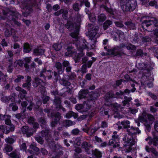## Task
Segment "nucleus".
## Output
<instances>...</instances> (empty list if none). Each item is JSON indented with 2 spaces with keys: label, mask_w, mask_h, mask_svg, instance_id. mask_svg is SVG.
I'll use <instances>...</instances> for the list:
<instances>
[{
  "label": "nucleus",
  "mask_w": 158,
  "mask_h": 158,
  "mask_svg": "<svg viewBox=\"0 0 158 158\" xmlns=\"http://www.w3.org/2000/svg\"><path fill=\"white\" fill-rule=\"evenodd\" d=\"M143 26H146L147 30L149 32L153 31V34L156 36L158 37V29H155V27H158V20L155 18H152L149 20H144L143 23Z\"/></svg>",
  "instance_id": "1"
},
{
  "label": "nucleus",
  "mask_w": 158,
  "mask_h": 158,
  "mask_svg": "<svg viewBox=\"0 0 158 158\" xmlns=\"http://www.w3.org/2000/svg\"><path fill=\"white\" fill-rule=\"evenodd\" d=\"M2 12L7 19L13 21L15 24L18 26L20 25V23L17 21L16 19L19 15L18 13L15 10L7 8L3 9Z\"/></svg>",
  "instance_id": "2"
},
{
  "label": "nucleus",
  "mask_w": 158,
  "mask_h": 158,
  "mask_svg": "<svg viewBox=\"0 0 158 158\" xmlns=\"http://www.w3.org/2000/svg\"><path fill=\"white\" fill-rule=\"evenodd\" d=\"M135 0H128L126 3L121 6V8L124 11H132L137 6Z\"/></svg>",
  "instance_id": "3"
},
{
  "label": "nucleus",
  "mask_w": 158,
  "mask_h": 158,
  "mask_svg": "<svg viewBox=\"0 0 158 158\" xmlns=\"http://www.w3.org/2000/svg\"><path fill=\"white\" fill-rule=\"evenodd\" d=\"M125 47V45L123 43L121 44L118 46H116L112 49L109 50L108 54L111 55L113 56H121L123 55H126V53L123 52L119 51V49L123 48Z\"/></svg>",
  "instance_id": "4"
},
{
  "label": "nucleus",
  "mask_w": 158,
  "mask_h": 158,
  "mask_svg": "<svg viewBox=\"0 0 158 158\" xmlns=\"http://www.w3.org/2000/svg\"><path fill=\"white\" fill-rule=\"evenodd\" d=\"M33 0H23L22 3V8L26 11V13L23 12V15L24 17H27L28 14L31 10V4Z\"/></svg>",
  "instance_id": "5"
},
{
  "label": "nucleus",
  "mask_w": 158,
  "mask_h": 158,
  "mask_svg": "<svg viewBox=\"0 0 158 158\" xmlns=\"http://www.w3.org/2000/svg\"><path fill=\"white\" fill-rule=\"evenodd\" d=\"M87 47V46L85 44H82L77 45V47L80 53H78L75 57L74 60L75 63L79 62L81 58L84 55V53L83 52V50L86 48Z\"/></svg>",
  "instance_id": "6"
},
{
  "label": "nucleus",
  "mask_w": 158,
  "mask_h": 158,
  "mask_svg": "<svg viewBox=\"0 0 158 158\" xmlns=\"http://www.w3.org/2000/svg\"><path fill=\"white\" fill-rule=\"evenodd\" d=\"M139 121L142 122L146 127V129L150 131L151 130L150 125L152 124V122L148 123V120L145 118L143 116H141L139 117L138 119Z\"/></svg>",
  "instance_id": "7"
},
{
  "label": "nucleus",
  "mask_w": 158,
  "mask_h": 158,
  "mask_svg": "<svg viewBox=\"0 0 158 158\" xmlns=\"http://www.w3.org/2000/svg\"><path fill=\"white\" fill-rule=\"evenodd\" d=\"M22 133L24 134H25L28 137H30L33 134V132H35L36 129L32 131L31 129H29L28 126H23L21 129Z\"/></svg>",
  "instance_id": "8"
},
{
  "label": "nucleus",
  "mask_w": 158,
  "mask_h": 158,
  "mask_svg": "<svg viewBox=\"0 0 158 158\" xmlns=\"http://www.w3.org/2000/svg\"><path fill=\"white\" fill-rule=\"evenodd\" d=\"M123 140L125 141V143L133 146L137 142V139L133 136H131V138H128L127 135H126L123 138Z\"/></svg>",
  "instance_id": "9"
},
{
  "label": "nucleus",
  "mask_w": 158,
  "mask_h": 158,
  "mask_svg": "<svg viewBox=\"0 0 158 158\" xmlns=\"http://www.w3.org/2000/svg\"><path fill=\"white\" fill-rule=\"evenodd\" d=\"M81 148L85 149V151L87 154H90V148H92L93 146L90 142L84 141L81 143Z\"/></svg>",
  "instance_id": "10"
},
{
  "label": "nucleus",
  "mask_w": 158,
  "mask_h": 158,
  "mask_svg": "<svg viewBox=\"0 0 158 158\" xmlns=\"http://www.w3.org/2000/svg\"><path fill=\"white\" fill-rule=\"evenodd\" d=\"M89 97L87 99L88 101L94 102L97 100L98 98L100 96L99 94L96 91L92 92L89 94Z\"/></svg>",
  "instance_id": "11"
},
{
  "label": "nucleus",
  "mask_w": 158,
  "mask_h": 158,
  "mask_svg": "<svg viewBox=\"0 0 158 158\" xmlns=\"http://www.w3.org/2000/svg\"><path fill=\"white\" fill-rule=\"evenodd\" d=\"M42 82H43L44 85L46 84V83L43 80L38 77H36L34 79V81L32 82V85L34 87L36 88L40 85Z\"/></svg>",
  "instance_id": "12"
},
{
  "label": "nucleus",
  "mask_w": 158,
  "mask_h": 158,
  "mask_svg": "<svg viewBox=\"0 0 158 158\" xmlns=\"http://www.w3.org/2000/svg\"><path fill=\"white\" fill-rule=\"evenodd\" d=\"M53 103L55 106L56 109L57 110H60V108L61 106V98H60L56 96L53 100Z\"/></svg>",
  "instance_id": "13"
},
{
  "label": "nucleus",
  "mask_w": 158,
  "mask_h": 158,
  "mask_svg": "<svg viewBox=\"0 0 158 158\" xmlns=\"http://www.w3.org/2000/svg\"><path fill=\"white\" fill-rule=\"evenodd\" d=\"M31 77L29 76H27L25 82L23 84L22 87L23 88H26L28 90H30L31 85Z\"/></svg>",
  "instance_id": "14"
},
{
  "label": "nucleus",
  "mask_w": 158,
  "mask_h": 158,
  "mask_svg": "<svg viewBox=\"0 0 158 158\" xmlns=\"http://www.w3.org/2000/svg\"><path fill=\"white\" fill-rule=\"evenodd\" d=\"M75 23L70 21H67V23L65 25V27L69 29L70 31H72L75 30V27L77 25H75Z\"/></svg>",
  "instance_id": "15"
},
{
  "label": "nucleus",
  "mask_w": 158,
  "mask_h": 158,
  "mask_svg": "<svg viewBox=\"0 0 158 158\" xmlns=\"http://www.w3.org/2000/svg\"><path fill=\"white\" fill-rule=\"evenodd\" d=\"M12 35L14 37L15 35V30L13 28H11L10 30L9 29L6 28L4 32V35L6 37H9Z\"/></svg>",
  "instance_id": "16"
},
{
  "label": "nucleus",
  "mask_w": 158,
  "mask_h": 158,
  "mask_svg": "<svg viewBox=\"0 0 158 158\" xmlns=\"http://www.w3.org/2000/svg\"><path fill=\"white\" fill-rule=\"evenodd\" d=\"M80 25H77L75 27V30L74 32L70 34V35L73 38L77 39L79 34Z\"/></svg>",
  "instance_id": "17"
},
{
  "label": "nucleus",
  "mask_w": 158,
  "mask_h": 158,
  "mask_svg": "<svg viewBox=\"0 0 158 158\" xmlns=\"http://www.w3.org/2000/svg\"><path fill=\"white\" fill-rule=\"evenodd\" d=\"M89 93L88 89H82L79 92L78 97L79 99H82L86 97Z\"/></svg>",
  "instance_id": "18"
},
{
  "label": "nucleus",
  "mask_w": 158,
  "mask_h": 158,
  "mask_svg": "<svg viewBox=\"0 0 158 158\" xmlns=\"http://www.w3.org/2000/svg\"><path fill=\"white\" fill-rule=\"evenodd\" d=\"M55 66L58 71L59 74H62L64 72V68H62V64L60 62H57L55 64Z\"/></svg>",
  "instance_id": "19"
},
{
  "label": "nucleus",
  "mask_w": 158,
  "mask_h": 158,
  "mask_svg": "<svg viewBox=\"0 0 158 158\" xmlns=\"http://www.w3.org/2000/svg\"><path fill=\"white\" fill-rule=\"evenodd\" d=\"M80 44H75L74 43H73L71 46H69L67 48V52H66L65 53V56H71V55L73 53V52L71 51V49H73L74 46H76L77 45H79Z\"/></svg>",
  "instance_id": "20"
},
{
  "label": "nucleus",
  "mask_w": 158,
  "mask_h": 158,
  "mask_svg": "<svg viewBox=\"0 0 158 158\" xmlns=\"http://www.w3.org/2000/svg\"><path fill=\"white\" fill-rule=\"evenodd\" d=\"M50 117L55 121L59 122L61 118V114L59 112H57L54 113L53 114H51Z\"/></svg>",
  "instance_id": "21"
},
{
  "label": "nucleus",
  "mask_w": 158,
  "mask_h": 158,
  "mask_svg": "<svg viewBox=\"0 0 158 158\" xmlns=\"http://www.w3.org/2000/svg\"><path fill=\"white\" fill-rule=\"evenodd\" d=\"M78 116L77 113H75L72 111H70L66 114L65 117L67 118H70L73 117L74 118L76 119L77 118Z\"/></svg>",
  "instance_id": "22"
},
{
  "label": "nucleus",
  "mask_w": 158,
  "mask_h": 158,
  "mask_svg": "<svg viewBox=\"0 0 158 158\" xmlns=\"http://www.w3.org/2000/svg\"><path fill=\"white\" fill-rule=\"evenodd\" d=\"M44 50L41 48H38L34 49L33 53L36 56H41L44 54Z\"/></svg>",
  "instance_id": "23"
},
{
  "label": "nucleus",
  "mask_w": 158,
  "mask_h": 158,
  "mask_svg": "<svg viewBox=\"0 0 158 158\" xmlns=\"http://www.w3.org/2000/svg\"><path fill=\"white\" fill-rule=\"evenodd\" d=\"M4 128L6 129V131L5 133L6 134H8L10 131H13L15 130V126L11 124L9 126H5Z\"/></svg>",
  "instance_id": "24"
},
{
  "label": "nucleus",
  "mask_w": 158,
  "mask_h": 158,
  "mask_svg": "<svg viewBox=\"0 0 158 158\" xmlns=\"http://www.w3.org/2000/svg\"><path fill=\"white\" fill-rule=\"evenodd\" d=\"M75 124L74 122L68 119L65 120L63 122V125L66 127H69Z\"/></svg>",
  "instance_id": "25"
},
{
  "label": "nucleus",
  "mask_w": 158,
  "mask_h": 158,
  "mask_svg": "<svg viewBox=\"0 0 158 158\" xmlns=\"http://www.w3.org/2000/svg\"><path fill=\"white\" fill-rule=\"evenodd\" d=\"M112 24V22L110 20H107L103 24V28L104 30H106Z\"/></svg>",
  "instance_id": "26"
},
{
  "label": "nucleus",
  "mask_w": 158,
  "mask_h": 158,
  "mask_svg": "<svg viewBox=\"0 0 158 158\" xmlns=\"http://www.w3.org/2000/svg\"><path fill=\"white\" fill-rule=\"evenodd\" d=\"M31 49L30 45L27 43H25L23 44V52L25 53H29Z\"/></svg>",
  "instance_id": "27"
},
{
  "label": "nucleus",
  "mask_w": 158,
  "mask_h": 158,
  "mask_svg": "<svg viewBox=\"0 0 158 158\" xmlns=\"http://www.w3.org/2000/svg\"><path fill=\"white\" fill-rule=\"evenodd\" d=\"M124 24L130 29H134L135 28V23L131 21H127L124 23Z\"/></svg>",
  "instance_id": "28"
},
{
  "label": "nucleus",
  "mask_w": 158,
  "mask_h": 158,
  "mask_svg": "<svg viewBox=\"0 0 158 158\" xmlns=\"http://www.w3.org/2000/svg\"><path fill=\"white\" fill-rule=\"evenodd\" d=\"M152 134L153 135L152 142L153 144L155 146L158 145V137L156 135L154 132H152Z\"/></svg>",
  "instance_id": "29"
},
{
  "label": "nucleus",
  "mask_w": 158,
  "mask_h": 158,
  "mask_svg": "<svg viewBox=\"0 0 158 158\" xmlns=\"http://www.w3.org/2000/svg\"><path fill=\"white\" fill-rule=\"evenodd\" d=\"M59 82L61 85L65 86H69L71 85V83L69 81L64 78L60 79Z\"/></svg>",
  "instance_id": "30"
},
{
  "label": "nucleus",
  "mask_w": 158,
  "mask_h": 158,
  "mask_svg": "<svg viewBox=\"0 0 158 158\" xmlns=\"http://www.w3.org/2000/svg\"><path fill=\"white\" fill-rule=\"evenodd\" d=\"M106 99L107 100H108L110 98H117V97L115 96V94H114L113 92L112 91H110L107 93L106 95Z\"/></svg>",
  "instance_id": "31"
},
{
  "label": "nucleus",
  "mask_w": 158,
  "mask_h": 158,
  "mask_svg": "<svg viewBox=\"0 0 158 158\" xmlns=\"http://www.w3.org/2000/svg\"><path fill=\"white\" fill-rule=\"evenodd\" d=\"M39 123H40V125L42 127H44L46 125L47 123L46 119L43 117H40L38 119Z\"/></svg>",
  "instance_id": "32"
},
{
  "label": "nucleus",
  "mask_w": 158,
  "mask_h": 158,
  "mask_svg": "<svg viewBox=\"0 0 158 158\" xmlns=\"http://www.w3.org/2000/svg\"><path fill=\"white\" fill-rule=\"evenodd\" d=\"M106 16L104 14H100L98 16V20L99 22H102L106 19Z\"/></svg>",
  "instance_id": "33"
},
{
  "label": "nucleus",
  "mask_w": 158,
  "mask_h": 158,
  "mask_svg": "<svg viewBox=\"0 0 158 158\" xmlns=\"http://www.w3.org/2000/svg\"><path fill=\"white\" fill-rule=\"evenodd\" d=\"M97 33V30H94L92 31H89L87 33V35H89L91 39H93V38H95V36Z\"/></svg>",
  "instance_id": "34"
},
{
  "label": "nucleus",
  "mask_w": 158,
  "mask_h": 158,
  "mask_svg": "<svg viewBox=\"0 0 158 158\" xmlns=\"http://www.w3.org/2000/svg\"><path fill=\"white\" fill-rule=\"evenodd\" d=\"M99 127H98L97 128H95L93 129L92 128V126H90L88 128V134L90 135H92L93 134L95 133V132L97 130L99 129Z\"/></svg>",
  "instance_id": "35"
},
{
  "label": "nucleus",
  "mask_w": 158,
  "mask_h": 158,
  "mask_svg": "<svg viewBox=\"0 0 158 158\" xmlns=\"http://www.w3.org/2000/svg\"><path fill=\"white\" fill-rule=\"evenodd\" d=\"M86 14H88L89 20L90 21L94 23L95 21L96 16L94 14L91 13H86Z\"/></svg>",
  "instance_id": "36"
},
{
  "label": "nucleus",
  "mask_w": 158,
  "mask_h": 158,
  "mask_svg": "<svg viewBox=\"0 0 158 158\" xmlns=\"http://www.w3.org/2000/svg\"><path fill=\"white\" fill-rule=\"evenodd\" d=\"M92 154L94 155L97 158H100L102 157L101 153L97 149H95V150H92Z\"/></svg>",
  "instance_id": "37"
},
{
  "label": "nucleus",
  "mask_w": 158,
  "mask_h": 158,
  "mask_svg": "<svg viewBox=\"0 0 158 158\" xmlns=\"http://www.w3.org/2000/svg\"><path fill=\"white\" fill-rule=\"evenodd\" d=\"M91 101H88L87 99L86 101H84L83 102L84 108H85V111H87L91 107V105L89 104Z\"/></svg>",
  "instance_id": "38"
},
{
  "label": "nucleus",
  "mask_w": 158,
  "mask_h": 158,
  "mask_svg": "<svg viewBox=\"0 0 158 158\" xmlns=\"http://www.w3.org/2000/svg\"><path fill=\"white\" fill-rule=\"evenodd\" d=\"M53 48L56 51H60L62 48V45L61 43H56L52 46Z\"/></svg>",
  "instance_id": "39"
},
{
  "label": "nucleus",
  "mask_w": 158,
  "mask_h": 158,
  "mask_svg": "<svg viewBox=\"0 0 158 158\" xmlns=\"http://www.w3.org/2000/svg\"><path fill=\"white\" fill-rule=\"evenodd\" d=\"M130 122L128 120H124L122 121L121 123V124L123 126V128L124 129H128L130 128Z\"/></svg>",
  "instance_id": "40"
},
{
  "label": "nucleus",
  "mask_w": 158,
  "mask_h": 158,
  "mask_svg": "<svg viewBox=\"0 0 158 158\" xmlns=\"http://www.w3.org/2000/svg\"><path fill=\"white\" fill-rule=\"evenodd\" d=\"M130 129L133 135H136L137 133L139 134L140 133L141 131L138 128H135L131 127Z\"/></svg>",
  "instance_id": "41"
},
{
  "label": "nucleus",
  "mask_w": 158,
  "mask_h": 158,
  "mask_svg": "<svg viewBox=\"0 0 158 158\" xmlns=\"http://www.w3.org/2000/svg\"><path fill=\"white\" fill-rule=\"evenodd\" d=\"M87 27L88 29V32L89 31H93L94 30H97V28H98V27H96L94 26V25L93 24H89Z\"/></svg>",
  "instance_id": "42"
},
{
  "label": "nucleus",
  "mask_w": 158,
  "mask_h": 158,
  "mask_svg": "<svg viewBox=\"0 0 158 158\" xmlns=\"http://www.w3.org/2000/svg\"><path fill=\"white\" fill-rule=\"evenodd\" d=\"M62 10V17L64 19L67 20L68 18V10L64 9H63Z\"/></svg>",
  "instance_id": "43"
},
{
  "label": "nucleus",
  "mask_w": 158,
  "mask_h": 158,
  "mask_svg": "<svg viewBox=\"0 0 158 158\" xmlns=\"http://www.w3.org/2000/svg\"><path fill=\"white\" fill-rule=\"evenodd\" d=\"M108 111L105 108H102L100 109V114L102 115H108V118L110 116V115L108 114Z\"/></svg>",
  "instance_id": "44"
},
{
  "label": "nucleus",
  "mask_w": 158,
  "mask_h": 158,
  "mask_svg": "<svg viewBox=\"0 0 158 158\" xmlns=\"http://www.w3.org/2000/svg\"><path fill=\"white\" fill-rule=\"evenodd\" d=\"M9 107L10 109L14 111H15L18 109V107L16 105V103H12L9 105Z\"/></svg>",
  "instance_id": "45"
},
{
  "label": "nucleus",
  "mask_w": 158,
  "mask_h": 158,
  "mask_svg": "<svg viewBox=\"0 0 158 158\" xmlns=\"http://www.w3.org/2000/svg\"><path fill=\"white\" fill-rule=\"evenodd\" d=\"M13 149V147L10 144H6L5 145V146L4 149L6 152H8L11 151Z\"/></svg>",
  "instance_id": "46"
},
{
  "label": "nucleus",
  "mask_w": 158,
  "mask_h": 158,
  "mask_svg": "<svg viewBox=\"0 0 158 158\" xmlns=\"http://www.w3.org/2000/svg\"><path fill=\"white\" fill-rule=\"evenodd\" d=\"M35 140L41 144H43L44 142V140L42 137L40 136H37L35 137Z\"/></svg>",
  "instance_id": "47"
},
{
  "label": "nucleus",
  "mask_w": 158,
  "mask_h": 158,
  "mask_svg": "<svg viewBox=\"0 0 158 158\" xmlns=\"http://www.w3.org/2000/svg\"><path fill=\"white\" fill-rule=\"evenodd\" d=\"M75 19L76 22L78 23L77 25L80 26V23L81 21V18L80 15L78 13H77L75 16Z\"/></svg>",
  "instance_id": "48"
},
{
  "label": "nucleus",
  "mask_w": 158,
  "mask_h": 158,
  "mask_svg": "<svg viewBox=\"0 0 158 158\" xmlns=\"http://www.w3.org/2000/svg\"><path fill=\"white\" fill-rule=\"evenodd\" d=\"M74 150L75 152V153L74 154V157L77 158V154H79L80 153H81L82 152V150L80 148L77 147L75 148Z\"/></svg>",
  "instance_id": "49"
},
{
  "label": "nucleus",
  "mask_w": 158,
  "mask_h": 158,
  "mask_svg": "<svg viewBox=\"0 0 158 158\" xmlns=\"http://www.w3.org/2000/svg\"><path fill=\"white\" fill-rule=\"evenodd\" d=\"M124 147H126V152H131V151H132V148L131 145L127 144L126 143V144L124 145Z\"/></svg>",
  "instance_id": "50"
},
{
  "label": "nucleus",
  "mask_w": 158,
  "mask_h": 158,
  "mask_svg": "<svg viewBox=\"0 0 158 158\" xmlns=\"http://www.w3.org/2000/svg\"><path fill=\"white\" fill-rule=\"evenodd\" d=\"M139 37L138 34H135L132 37L133 41L135 43H137L139 40Z\"/></svg>",
  "instance_id": "51"
},
{
  "label": "nucleus",
  "mask_w": 158,
  "mask_h": 158,
  "mask_svg": "<svg viewBox=\"0 0 158 158\" xmlns=\"http://www.w3.org/2000/svg\"><path fill=\"white\" fill-rule=\"evenodd\" d=\"M5 142L9 144H12L15 142V140L13 138L10 137H8L5 139Z\"/></svg>",
  "instance_id": "52"
},
{
  "label": "nucleus",
  "mask_w": 158,
  "mask_h": 158,
  "mask_svg": "<svg viewBox=\"0 0 158 158\" xmlns=\"http://www.w3.org/2000/svg\"><path fill=\"white\" fill-rule=\"evenodd\" d=\"M114 108V110H116V111H119V109H121V106L120 104H118L117 103H115L112 104Z\"/></svg>",
  "instance_id": "53"
},
{
  "label": "nucleus",
  "mask_w": 158,
  "mask_h": 158,
  "mask_svg": "<svg viewBox=\"0 0 158 158\" xmlns=\"http://www.w3.org/2000/svg\"><path fill=\"white\" fill-rule=\"evenodd\" d=\"M126 47L127 49L128 50H135L136 48V46L131 44H128Z\"/></svg>",
  "instance_id": "54"
},
{
  "label": "nucleus",
  "mask_w": 158,
  "mask_h": 158,
  "mask_svg": "<svg viewBox=\"0 0 158 158\" xmlns=\"http://www.w3.org/2000/svg\"><path fill=\"white\" fill-rule=\"evenodd\" d=\"M20 97L21 98H25L27 94V91L24 89H22L20 92Z\"/></svg>",
  "instance_id": "55"
},
{
  "label": "nucleus",
  "mask_w": 158,
  "mask_h": 158,
  "mask_svg": "<svg viewBox=\"0 0 158 158\" xmlns=\"http://www.w3.org/2000/svg\"><path fill=\"white\" fill-rule=\"evenodd\" d=\"M124 100L123 102L124 106H125L127 104H128L129 102L132 99V98H128L125 96L124 97Z\"/></svg>",
  "instance_id": "56"
},
{
  "label": "nucleus",
  "mask_w": 158,
  "mask_h": 158,
  "mask_svg": "<svg viewBox=\"0 0 158 158\" xmlns=\"http://www.w3.org/2000/svg\"><path fill=\"white\" fill-rule=\"evenodd\" d=\"M11 99L10 97H7L6 96H2L1 98L2 101L4 102H8Z\"/></svg>",
  "instance_id": "57"
},
{
  "label": "nucleus",
  "mask_w": 158,
  "mask_h": 158,
  "mask_svg": "<svg viewBox=\"0 0 158 158\" xmlns=\"http://www.w3.org/2000/svg\"><path fill=\"white\" fill-rule=\"evenodd\" d=\"M30 148L33 149L34 151L36 152H39L40 149L38 148L35 145L31 144L30 146Z\"/></svg>",
  "instance_id": "58"
},
{
  "label": "nucleus",
  "mask_w": 158,
  "mask_h": 158,
  "mask_svg": "<svg viewBox=\"0 0 158 158\" xmlns=\"http://www.w3.org/2000/svg\"><path fill=\"white\" fill-rule=\"evenodd\" d=\"M73 8L75 11H78L80 10L79 4L77 3H75L73 6Z\"/></svg>",
  "instance_id": "59"
},
{
  "label": "nucleus",
  "mask_w": 158,
  "mask_h": 158,
  "mask_svg": "<svg viewBox=\"0 0 158 158\" xmlns=\"http://www.w3.org/2000/svg\"><path fill=\"white\" fill-rule=\"evenodd\" d=\"M59 133L58 131H54V135H53L54 139L56 140H58L60 139L59 136Z\"/></svg>",
  "instance_id": "60"
},
{
  "label": "nucleus",
  "mask_w": 158,
  "mask_h": 158,
  "mask_svg": "<svg viewBox=\"0 0 158 158\" xmlns=\"http://www.w3.org/2000/svg\"><path fill=\"white\" fill-rule=\"evenodd\" d=\"M147 117L149 120L148 123L152 122L155 120V118L154 116L151 114H148L147 115Z\"/></svg>",
  "instance_id": "61"
},
{
  "label": "nucleus",
  "mask_w": 158,
  "mask_h": 158,
  "mask_svg": "<svg viewBox=\"0 0 158 158\" xmlns=\"http://www.w3.org/2000/svg\"><path fill=\"white\" fill-rule=\"evenodd\" d=\"M10 156L12 158H19V156L15 152H13L9 154Z\"/></svg>",
  "instance_id": "62"
},
{
  "label": "nucleus",
  "mask_w": 158,
  "mask_h": 158,
  "mask_svg": "<svg viewBox=\"0 0 158 158\" xmlns=\"http://www.w3.org/2000/svg\"><path fill=\"white\" fill-rule=\"evenodd\" d=\"M42 101L43 103L46 104L49 101L50 98L49 96H43L42 98Z\"/></svg>",
  "instance_id": "63"
},
{
  "label": "nucleus",
  "mask_w": 158,
  "mask_h": 158,
  "mask_svg": "<svg viewBox=\"0 0 158 158\" xmlns=\"http://www.w3.org/2000/svg\"><path fill=\"white\" fill-rule=\"evenodd\" d=\"M40 133H41V136L43 137H44L48 135L49 133V131L48 130H45L42 131Z\"/></svg>",
  "instance_id": "64"
}]
</instances>
